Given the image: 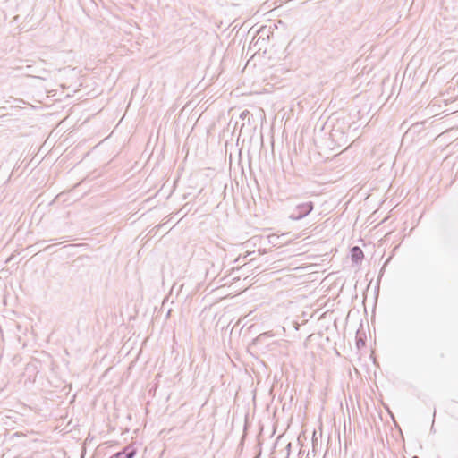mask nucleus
Masks as SVG:
<instances>
[{
  "instance_id": "423d86ee",
  "label": "nucleus",
  "mask_w": 458,
  "mask_h": 458,
  "mask_svg": "<svg viewBox=\"0 0 458 458\" xmlns=\"http://www.w3.org/2000/svg\"><path fill=\"white\" fill-rule=\"evenodd\" d=\"M278 238H279L278 235H270L269 236V242L275 243V240L278 239Z\"/></svg>"
},
{
  "instance_id": "39448f33",
  "label": "nucleus",
  "mask_w": 458,
  "mask_h": 458,
  "mask_svg": "<svg viewBox=\"0 0 458 458\" xmlns=\"http://www.w3.org/2000/svg\"><path fill=\"white\" fill-rule=\"evenodd\" d=\"M272 335H271L270 333L266 332V333L260 334V335L258 336V340H259V341H261L263 338L267 337V336H272Z\"/></svg>"
},
{
  "instance_id": "f257e3e1",
  "label": "nucleus",
  "mask_w": 458,
  "mask_h": 458,
  "mask_svg": "<svg viewBox=\"0 0 458 458\" xmlns=\"http://www.w3.org/2000/svg\"><path fill=\"white\" fill-rule=\"evenodd\" d=\"M313 203L311 201L301 203L297 205L293 212L289 215L291 220H300L307 216L313 210Z\"/></svg>"
},
{
  "instance_id": "0eeeda50",
  "label": "nucleus",
  "mask_w": 458,
  "mask_h": 458,
  "mask_svg": "<svg viewBox=\"0 0 458 458\" xmlns=\"http://www.w3.org/2000/svg\"><path fill=\"white\" fill-rule=\"evenodd\" d=\"M412 458H418L417 456H413Z\"/></svg>"
},
{
  "instance_id": "20e7f679",
  "label": "nucleus",
  "mask_w": 458,
  "mask_h": 458,
  "mask_svg": "<svg viewBox=\"0 0 458 458\" xmlns=\"http://www.w3.org/2000/svg\"><path fill=\"white\" fill-rule=\"evenodd\" d=\"M351 257L353 262L358 263L363 259L364 255L360 247L354 246L351 250Z\"/></svg>"
},
{
  "instance_id": "f03ea898",
  "label": "nucleus",
  "mask_w": 458,
  "mask_h": 458,
  "mask_svg": "<svg viewBox=\"0 0 458 458\" xmlns=\"http://www.w3.org/2000/svg\"><path fill=\"white\" fill-rule=\"evenodd\" d=\"M330 138L338 147L347 143L348 139L345 132L339 127H334L330 132Z\"/></svg>"
},
{
  "instance_id": "7ed1b4c3",
  "label": "nucleus",
  "mask_w": 458,
  "mask_h": 458,
  "mask_svg": "<svg viewBox=\"0 0 458 458\" xmlns=\"http://www.w3.org/2000/svg\"><path fill=\"white\" fill-rule=\"evenodd\" d=\"M135 450L131 447H126L123 452H118L110 458H133Z\"/></svg>"
}]
</instances>
